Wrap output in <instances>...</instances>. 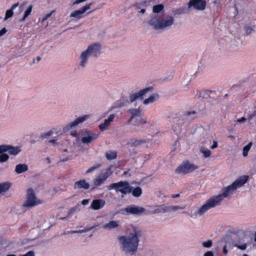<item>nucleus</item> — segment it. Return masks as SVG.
<instances>
[{
    "label": "nucleus",
    "instance_id": "f257e3e1",
    "mask_svg": "<svg viewBox=\"0 0 256 256\" xmlns=\"http://www.w3.org/2000/svg\"><path fill=\"white\" fill-rule=\"evenodd\" d=\"M248 180V176H242L236 180L232 184L224 188L220 194L214 196L208 200L206 202L196 210L192 208L190 210V216L192 218H196L198 216H202L210 209L220 204V202L226 198L233 194L239 188L242 186Z\"/></svg>",
    "mask_w": 256,
    "mask_h": 256
},
{
    "label": "nucleus",
    "instance_id": "f03ea898",
    "mask_svg": "<svg viewBox=\"0 0 256 256\" xmlns=\"http://www.w3.org/2000/svg\"><path fill=\"white\" fill-rule=\"evenodd\" d=\"M126 236H119L118 239L125 253L133 254L137 250L141 232L137 228L131 226L126 230Z\"/></svg>",
    "mask_w": 256,
    "mask_h": 256
},
{
    "label": "nucleus",
    "instance_id": "7ed1b4c3",
    "mask_svg": "<svg viewBox=\"0 0 256 256\" xmlns=\"http://www.w3.org/2000/svg\"><path fill=\"white\" fill-rule=\"evenodd\" d=\"M147 23L154 30H166L170 29L174 24V18L171 16H159L150 14Z\"/></svg>",
    "mask_w": 256,
    "mask_h": 256
},
{
    "label": "nucleus",
    "instance_id": "20e7f679",
    "mask_svg": "<svg viewBox=\"0 0 256 256\" xmlns=\"http://www.w3.org/2000/svg\"><path fill=\"white\" fill-rule=\"evenodd\" d=\"M107 188L110 190H114L116 192H120L124 195L130 193L132 192V186L127 181L122 180L112 183L108 186Z\"/></svg>",
    "mask_w": 256,
    "mask_h": 256
},
{
    "label": "nucleus",
    "instance_id": "39448f33",
    "mask_svg": "<svg viewBox=\"0 0 256 256\" xmlns=\"http://www.w3.org/2000/svg\"><path fill=\"white\" fill-rule=\"evenodd\" d=\"M198 168L196 165L188 161H184L177 168L176 171L178 174H186L192 172Z\"/></svg>",
    "mask_w": 256,
    "mask_h": 256
},
{
    "label": "nucleus",
    "instance_id": "423d86ee",
    "mask_svg": "<svg viewBox=\"0 0 256 256\" xmlns=\"http://www.w3.org/2000/svg\"><path fill=\"white\" fill-rule=\"evenodd\" d=\"M90 118V115L86 114L79 116L75 118L73 121L68 123L62 128L64 132H66L68 130L73 129L84 122L88 120Z\"/></svg>",
    "mask_w": 256,
    "mask_h": 256
},
{
    "label": "nucleus",
    "instance_id": "0eeeda50",
    "mask_svg": "<svg viewBox=\"0 0 256 256\" xmlns=\"http://www.w3.org/2000/svg\"><path fill=\"white\" fill-rule=\"evenodd\" d=\"M82 142L84 144H88L97 139L99 136L98 134L91 130H86L82 132Z\"/></svg>",
    "mask_w": 256,
    "mask_h": 256
},
{
    "label": "nucleus",
    "instance_id": "6e6552de",
    "mask_svg": "<svg viewBox=\"0 0 256 256\" xmlns=\"http://www.w3.org/2000/svg\"><path fill=\"white\" fill-rule=\"evenodd\" d=\"M38 202L36 201V197L34 190L32 189H28L27 191V197L25 202L23 204L24 207H32Z\"/></svg>",
    "mask_w": 256,
    "mask_h": 256
},
{
    "label": "nucleus",
    "instance_id": "1a4fd4ad",
    "mask_svg": "<svg viewBox=\"0 0 256 256\" xmlns=\"http://www.w3.org/2000/svg\"><path fill=\"white\" fill-rule=\"evenodd\" d=\"M122 211L124 214L139 215L144 212L145 209L136 205H130L123 209Z\"/></svg>",
    "mask_w": 256,
    "mask_h": 256
},
{
    "label": "nucleus",
    "instance_id": "9d476101",
    "mask_svg": "<svg viewBox=\"0 0 256 256\" xmlns=\"http://www.w3.org/2000/svg\"><path fill=\"white\" fill-rule=\"evenodd\" d=\"M206 0H190L188 3V8H192L197 10H203L206 8Z\"/></svg>",
    "mask_w": 256,
    "mask_h": 256
},
{
    "label": "nucleus",
    "instance_id": "9b49d317",
    "mask_svg": "<svg viewBox=\"0 0 256 256\" xmlns=\"http://www.w3.org/2000/svg\"><path fill=\"white\" fill-rule=\"evenodd\" d=\"M152 88H146L143 90H140L137 92L132 94H130L129 98L130 102H133L137 100H142L144 96L149 91L152 90Z\"/></svg>",
    "mask_w": 256,
    "mask_h": 256
},
{
    "label": "nucleus",
    "instance_id": "f8f14e48",
    "mask_svg": "<svg viewBox=\"0 0 256 256\" xmlns=\"http://www.w3.org/2000/svg\"><path fill=\"white\" fill-rule=\"evenodd\" d=\"M26 4V2H24L19 4L18 2L13 4L10 9L6 11L4 20H7L8 18L12 17L14 14L13 10H15L18 6H19V14H20L24 8V7Z\"/></svg>",
    "mask_w": 256,
    "mask_h": 256
},
{
    "label": "nucleus",
    "instance_id": "ddd939ff",
    "mask_svg": "<svg viewBox=\"0 0 256 256\" xmlns=\"http://www.w3.org/2000/svg\"><path fill=\"white\" fill-rule=\"evenodd\" d=\"M92 4H86L82 8L78 10H74L70 14V17L74 18L78 20L80 19L82 17V14L88 10L90 8Z\"/></svg>",
    "mask_w": 256,
    "mask_h": 256
},
{
    "label": "nucleus",
    "instance_id": "4468645a",
    "mask_svg": "<svg viewBox=\"0 0 256 256\" xmlns=\"http://www.w3.org/2000/svg\"><path fill=\"white\" fill-rule=\"evenodd\" d=\"M100 46L98 44H93L90 45L85 50L90 56H96L99 54Z\"/></svg>",
    "mask_w": 256,
    "mask_h": 256
},
{
    "label": "nucleus",
    "instance_id": "2eb2a0df",
    "mask_svg": "<svg viewBox=\"0 0 256 256\" xmlns=\"http://www.w3.org/2000/svg\"><path fill=\"white\" fill-rule=\"evenodd\" d=\"M112 166H110L108 168L102 170L100 172L98 173L96 176L106 182L112 174Z\"/></svg>",
    "mask_w": 256,
    "mask_h": 256
},
{
    "label": "nucleus",
    "instance_id": "dca6fc26",
    "mask_svg": "<svg viewBox=\"0 0 256 256\" xmlns=\"http://www.w3.org/2000/svg\"><path fill=\"white\" fill-rule=\"evenodd\" d=\"M116 117L115 114H110L108 118L104 120V122L99 125V128L102 132L108 129L110 122Z\"/></svg>",
    "mask_w": 256,
    "mask_h": 256
},
{
    "label": "nucleus",
    "instance_id": "f3484780",
    "mask_svg": "<svg viewBox=\"0 0 256 256\" xmlns=\"http://www.w3.org/2000/svg\"><path fill=\"white\" fill-rule=\"evenodd\" d=\"M90 56V55L86 50L83 51L80 55L79 66L82 68H85Z\"/></svg>",
    "mask_w": 256,
    "mask_h": 256
},
{
    "label": "nucleus",
    "instance_id": "a211bd4d",
    "mask_svg": "<svg viewBox=\"0 0 256 256\" xmlns=\"http://www.w3.org/2000/svg\"><path fill=\"white\" fill-rule=\"evenodd\" d=\"M106 202L102 199H96L92 201L90 208L94 210H98L102 208L105 205Z\"/></svg>",
    "mask_w": 256,
    "mask_h": 256
},
{
    "label": "nucleus",
    "instance_id": "6ab92c4d",
    "mask_svg": "<svg viewBox=\"0 0 256 256\" xmlns=\"http://www.w3.org/2000/svg\"><path fill=\"white\" fill-rule=\"evenodd\" d=\"M120 225L119 220H111L104 224L102 228L107 230H111L118 228Z\"/></svg>",
    "mask_w": 256,
    "mask_h": 256
},
{
    "label": "nucleus",
    "instance_id": "aec40b11",
    "mask_svg": "<svg viewBox=\"0 0 256 256\" xmlns=\"http://www.w3.org/2000/svg\"><path fill=\"white\" fill-rule=\"evenodd\" d=\"M151 210L153 214L168 212V209H167L166 204L153 206L151 208Z\"/></svg>",
    "mask_w": 256,
    "mask_h": 256
},
{
    "label": "nucleus",
    "instance_id": "412c9836",
    "mask_svg": "<svg viewBox=\"0 0 256 256\" xmlns=\"http://www.w3.org/2000/svg\"><path fill=\"white\" fill-rule=\"evenodd\" d=\"M129 112L130 114V118L128 120V122H130L132 119L137 117H140L141 116V110L140 108H132L129 110Z\"/></svg>",
    "mask_w": 256,
    "mask_h": 256
},
{
    "label": "nucleus",
    "instance_id": "4be33fe9",
    "mask_svg": "<svg viewBox=\"0 0 256 256\" xmlns=\"http://www.w3.org/2000/svg\"><path fill=\"white\" fill-rule=\"evenodd\" d=\"M90 188V184L86 182L84 180H82L74 183V188H84V190H88Z\"/></svg>",
    "mask_w": 256,
    "mask_h": 256
},
{
    "label": "nucleus",
    "instance_id": "5701e85b",
    "mask_svg": "<svg viewBox=\"0 0 256 256\" xmlns=\"http://www.w3.org/2000/svg\"><path fill=\"white\" fill-rule=\"evenodd\" d=\"M159 98V96L158 94H152L148 98L145 99L143 101V104L144 105H148L154 103V102L157 100Z\"/></svg>",
    "mask_w": 256,
    "mask_h": 256
},
{
    "label": "nucleus",
    "instance_id": "b1692460",
    "mask_svg": "<svg viewBox=\"0 0 256 256\" xmlns=\"http://www.w3.org/2000/svg\"><path fill=\"white\" fill-rule=\"evenodd\" d=\"M145 142L146 141L144 140L136 138H130L128 140V144L131 147H136Z\"/></svg>",
    "mask_w": 256,
    "mask_h": 256
},
{
    "label": "nucleus",
    "instance_id": "393cba45",
    "mask_svg": "<svg viewBox=\"0 0 256 256\" xmlns=\"http://www.w3.org/2000/svg\"><path fill=\"white\" fill-rule=\"evenodd\" d=\"M60 131L56 128H53L50 130L42 134V138H46L49 136H53L54 134H57Z\"/></svg>",
    "mask_w": 256,
    "mask_h": 256
},
{
    "label": "nucleus",
    "instance_id": "a878e982",
    "mask_svg": "<svg viewBox=\"0 0 256 256\" xmlns=\"http://www.w3.org/2000/svg\"><path fill=\"white\" fill-rule=\"evenodd\" d=\"M21 148L20 146H12L8 145V152L12 156H16L21 152Z\"/></svg>",
    "mask_w": 256,
    "mask_h": 256
},
{
    "label": "nucleus",
    "instance_id": "bb28decb",
    "mask_svg": "<svg viewBox=\"0 0 256 256\" xmlns=\"http://www.w3.org/2000/svg\"><path fill=\"white\" fill-rule=\"evenodd\" d=\"M200 152L202 154V156L204 158H210L212 154L210 150L204 148L202 145L200 146Z\"/></svg>",
    "mask_w": 256,
    "mask_h": 256
},
{
    "label": "nucleus",
    "instance_id": "cd10ccee",
    "mask_svg": "<svg viewBox=\"0 0 256 256\" xmlns=\"http://www.w3.org/2000/svg\"><path fill=\"white\" fill-rule=\"evenodd\" d=\"M28 167L26 164H18L16 166L15 171L18 174H20L27 171Z\"/></svg>",
    "mask_w": 256,
    "mask_h": 256
},
{
    "label": "nucleus",
    "instance_id": "c85d7f7f",
    "mask_svg": "<svg viewBox=\"0 0 256 256\" xmlns=\"http://www.w3.org/2000/svg\"><path fill=\"white\" fill-rule=\"evenodd\" d=\"M33 6L32 4H30L24 10V14L22 18L20 20V22H24L28 16L31 14L32 12Z\"/></svg>",
    "mask_w": 256,
    "mask_h": 256
},
{
    "label": "nucleus",
    "instance_id": "c756f323",
    "mask_svg": "<svg viewBox=\"0 0 256 256\" xmlns=\"http://www.w3.org/2000/svg\"><path fill=\"white\" fill-rule=\"evenodd\" d=\"M11 186L10 182H4L0 184V194L8 191Z\"/></svg>",
    "mask_w": 256,
    "mask_h": 256
},
{
    "label": "nucleus",
    "instance_id": "7c9ffc66",
    "mask_svg": "<svg viewBox=\"0 0 256 256\" xmlns=\"http://www.w3.org/2000/svg\"><path fill=\"white\" fill-rule=\"evenodd\" d=\"M164 9V6L162 4H159L154 5L152 8V14H158L160 12H162Z\"/></svg>",
    "mask_w": 256,
    "mask_h": 256
},
{
    "label": "nucleus",
    "instance_id": "2f4dec72",
    "mask_svg": "<svg viewBox=\"0 0 256 256\" xmlns=\"http://www.w3.org/2000/svg\"><path fill=\"white\" fill-rule=\"evenodd\" d=\"M234 246L242 250H245L247 248V244L246 242H241L239 240L235 242Z\"/></svg>",
    "mask_w": 256,
    "mask_h": 256
},
{
    "label": "nucleus",
    "instance_id": "473e14b6",
    "mask_svg": "<svg viewBox=\"0 0 256 256\" xmlns=\"http://www.w3.org/2000/svg\"><path fill=\"white\" fill-rule=\"evenodd\" d=\"M132 194L134 197H139L142 194V190L140 187H136L134 188L132 190Z\"/></svg>",
    "mask_w": 256,
    "mask_h": 256
},
{
    "label": "nucleus",
    "instance_id": "72a5a7b5",
    "mask_svg": "<svg viewBox=\"0 0 256 256\" xmlns=\"http://www.w3.org/2000/svg\"><path fill=\"white\" fill-rule=\"evenodd\" d=\"M106 156L108 160H112L116 158V152L115 151H108L106 152Z\"/></svg>",
    "mask_w": 256,
    "mask_h": 256
},
{
    "label": "nucleus",
    "instance_id": "f704fd0d",
    "mask_svg": "<svg viewBox=\"0 0 256 256\" xmlns=\"http://www.w3.org/2000/svg\"><path fill=\"white\" fill-rule=\"evenodd\" d=\"M252 145V142H250L246 146L244 147L242 150V155L246 157L248 156V151L251 148Z\"/></svg>",
    "mask_w": 256,
    "mask_h": 256
},
{
    "label": "nucleus",
    "instance_id": "c9c22d12",
    "mask_svg": "<svg viewBox=\"0 0 256 256\" xmlns=\"http://www.w3.org/2000/svg\"><path fill=\"white\" fill-rule=\"evenodd\" d=\"M104 182L105 181L103 180H102L96 176L94 180V186L95 187H98L102 186Z\"/></svg>",
    "mask_w": 256,
    "mask_h": 256
},
{
    "label": "nucleus",
    "instance_id": "e433bc0d",
    "mask_svg": "<svg viewBox=\"0 0 256 256\" xmlns=\"http://www.w3.org/2000/svg\"><path fill=\"white\" fill-rule=\"evenodd\" d=\"M184 208V206H167V209H168V212L172 211H176L179 210H182Z\"/></svg>",
    "mask_w": 256,
    "mask_h": 256
},
{
    "label": "nucleus",
    "instance_id": "4c0bfd02",
    "mask_svg": "<svg viewBox=\"0 0 256 256\" xmlns=\"http://www.w3.org/2000/svg\"><path fill=\"white\" fill-rule=\"evenodd\" d=\"M99 226V224H94V226H90V227H88V228H87L85 229H83V230H78V234H82V233H84V232H89L91 230H92V229H94V228L97 227Z\"/></svg>",
    "mask_w": 256,
    "mask_h": 256
},
{
    "label": "nucleus",
    "instance_id": "58836bf2",
    "mask_svg": "<svg viewBox=\"0 0 256 256\" xmlns=\"http://www.w3.org/2000/svg\"><path fill=\"white\" fill-rule=\"evenodd\" d=\"M147 123V121L145 118L139 117L136 119V124H135L136 126H138L140 124H146Z\"/></svg>",
    "mask_w": 256,
    "mask_h": 256
},
{
    "label": "nucleus",
    "instance_id": "ea45409f",
    "mask_svg": "<svg viewBox=\"0 0 256 256\" xmlns=\"http://www.w3.org/2000/svg\"><path fill=\"white\" fill-rule=\"evenodd\" d=\"M202 247H204V248H210L212 245V242L210 240H208L206 241L202 242Z\"/></svg>",
    "mask_w": 256,
    "mask_h": 256
},
{
    "label": "nucleus",
    "instance_id": "a19ab883",
    "mask_svg": "<svg viewBox=\"0 0 256 256\" xmlns=\"http://www.w3.org/2000/svg\"><path fill=\"white\" fill-rule=\"evenodd\" d=\"M101 166L100 164H96V165H94V166L90 168L87 170L86 173H90L94 170H96L97 168H100Z\"/></svg>",
    "mask_w": 256,
    "mask_h": 256
},
{
    "label": "nucleus",
    "instance_id": "79ce46f5",
    "mask_svg": "<svg viewBox=\"0 0 256 256\" xmlns=\"http://www.w3.org/2000/svg\"><path fill=\"white\" fill-rule=\"evenodd\" d=\"M8 150V145H0V154Z\"/></svg>",
    "mask_w": 256,
    "mask_h": 256
},
{
    "label": "nucleus",
    "instance_id": "37998d69",
    "mask_svg": "<svg viewBox=\"0 0 256 256\" xmlns=\"http://www.w3.org/2000/svg\"><path fill=\"white\" fill-rule=\"evenodd\" d=\"M9 156L6 154H2L0 156V162H5L8 160Z\"/></svg>",
    "mask_w": 256,
    "mask_h": 256
},
{
    "label": "nucleus",
    "instance_id": "c03bdc74",
    "mask_svg": "<svg viewBox=\"0 0 256 256\" xmlns=\"http://www.w3.org/2000/svg\"><path fill=\"white\" fill-rule=\"evenodd\" d=\"M56 12L55 10L51 11L49 14H46L42 18V22H43L46 20L48 18H50L51 16Z\"/></svg>",
    "mask_w": 256,
    "mask_h": 256
},
{
    "label": "nucleus",
    "instance_id": "a18cd8bd",
    "mask_svg": "<svg viewBox=\"0 0 256 256\" xmlns=\"http://www.w3.org/2000/svg\"><path fill=\"white\" fill-rule=\"evenodd\" d=\"M244 29H245V32H246V34L247 35H248V34H252V32L253 30L252 28L250 26H246V27H245Z\"/></svg>",
    "mask_w": 256,
    "mask_h": 256
},
{
    "label": "nucleus",
    "instance_id": "49530a36",
    "mask_svg": "<svg viewBox=\"0 0 256 256\" xmlns=\"http://www.w3.org/2000/svg\"><path fill=\"white\" fill-rule=\"evenodd\" d=\"M20 256H35V254H34V252L33 251L30 250V251H28L27 253H26L24 254L21 255Z\"/></svg>",
    "mask_w": 256,
    "mask_h": 256
},
{
    "label": "nucleus",
    "instance_id": "de8ad7c7",
    "mask_svg": "<svg viewBox=\"0 0 256 256\" xmlns=\"http://www.w3.org/2000/svg\"><path fill=\"white\" fill-rule=\"evenodd\" d=\"M218 147V143L216 141H213V144L210 147L211 149L213 150Z\"/></svg>",
    "mask_w": 256,
    "mask_h": 256
},
{
    "label": "nucleus",
    "instance_id": "09e8293b",
    "mask_svg": "<svg viewBox=\"0 0 256 256\" xmlns=\"http://www.w3.org/2000/svg\"><path fill=\"white\" fill-rule=\"evenodd\" d=\"M204 256H214V254L211 251H208L204 253Z\"/></svg>",
    "mask_w": 256,
    "mask_h": 256
},
{
    "label": "nucleus",
    "instance_id": "8fccbe9b",
    "mask_svg": "<svg viewBox=\"0 0 256 256\" xmlns=\"http://www.w3.org/2000/svg\"><path fill=\"white\" fill-rule=\"evenodd\" d=\"M48 142L50 143V144H52L54 146L58 145V143L56 142V139H53V140H50L48 141Z\"/></svg>",
    "mask_w": 256,
    "mask_h": 256
},
{
    "label": "nucleus",
    "instance_id": "3c124183",
    "mask_svg": "<svg viewBox=\"0 0 256 256\" xmlns=\"http://www.w3.org/2000/svg\"><path fill=\"white\" fill-rule=\"evenodd\" d=\"M6 32V28H3L0 30V36H3Z\"/></svg>",
    "mask_w": 256,
    "mask_h": 256
},
{
    "label": "nucleus",
    "instance_id": "603ef678",
    "mask_svg": "<svg viewBox=\"0 0 256 256\" xmlns=\"http://www.w3.org/2000/svg\"><path fill=\"white\" fill-rule=\"evenodd\" d=\"M222 252L224 254H227L228 253V249H227V246H224V247H223V248H222Z\"/></svg>",
    "mask_w": 256,
    "mask_h": 256
},
{
    "label": "nucleus",
    "instance_id": "864d4df0",
    "mask_svg": "<svg viewBox=\"0 0 256 256\" xmlns=\"http://www.w3.org/2000/svg\"><path fill=\"white\" fill-rule=\"evenodd\" d=\"M174 12L175 14H180L183 13V10H182L178 9V10H176L174 11Z\"/></svg>",
    "mask_w": 256,
    "mask_h": 256
},
{
    "label": "nucleus",
    "instance_id": "5fc2aeb1",
    "mask_svg": "<svg viewBox=\"0 0 256 256\" xmlns=\"http://www.w3.org/2000/svg\"><path fill=\"white\" fill-rule=\"evenodd\" d=\"M88 202H89V200L86 199V200H82V205L86 206V205L88 204Z\"/></svg>",
    "mask_w": 256,
    "mask_h": 256
},
{
    "label": "nucleus",
    "instance_id": "6e6d98bb",
    "mask_svg": "<svg viewBox=\"0 0 256 256\" xmlns=\"http://www.w3.org/2000/svg\"><path fill=\"white\" fill-rule=\"evenodd\" d=\"M68 159H69V156H66L62 158L60 160L62 162H66L67 160H68Z\"/></svg>",
    "mask_w": 256,
    "mask_h": 256
},
{
    "label": "nucleus",
    "instance_id": "4d7b16f0",
    "mask_svg": "<svg viewBox=\"0 0 256 256\" xmlns=\"http://www.w3.org/2000/svg\"><path fill=\"white\" fill-rule=\"evenodd\" d=\"M246 118L244 117H242L237 120V122H243L246 120Z\"/></svg>",
    "mask_w": 256,
    "mask_h": 256
},
{
    "label": "nucleus",
    "instance_id": "13d9d810",
    "mask_svg": "<svg viewBox=\"0 0 256 256\" xmlns=\"http://www.w3.org/2000/svg\"><path fill=\"white\" fill-rule=\"evenodd\" d=\"M70 234H78V230H70L68 232Z\"/></svg>",
    "mask_w": 256,
    "mask_h": 256
},
{
    "label": "nucleus",
    "instance_id": "bf43d9fd",
    "mask_svg": "<svg viewBox=\"0 0 256 256\" xmlns=\"http://www.w3.org/2000/svg\"><path fill=\"white\" fill-rule=\"evenodd\" d=\"M70 134L73 136H75L76 134V131L74 130V131L72 132H70Z\"/></svg>",
    "mask_w": 256,
    "mask_h": 256
},
{
    "label": "nucleus",
    "instance_id": "052dcab7",
    "mask_svg": "<svg viewBox=\"0 0 256 256\" xmlns=\"http://www.w3.org/2000/svg\"><path fill=\"white\" fill-rule=\"evenodd\" d=\"M180 196V194H173L172 195V198H178Z\"/></svg>",
    "mask_w": 256,
    "mask_h": 256
},
{
    "label": "nucleus",
    "instance_id": "680f3d73",
    "mask_svg": "<svg viewBox=\"0 0 256 256\" xmlns=\"http://www.w3.org/2000/svg\"><path fill=\"white\" fill-rule=\"evenodd\" d=\"M4 256H17L16 254H6Z\"/></svg>",
    "mask_w": 256,
    "mask_h": 256
},
{
    "label": "nucleus",
    "instance_id": "e2e57ef3",
    "mask_svg": "<svg viewBox=\"0 0 256 256\" xmlns=\"http://www.w3.org/2000/svg\"><path fill=\"white\" fill-rule=\"evenodd\" d=\"M254 115H255V114H252L249 115V116L248 117V119L249 120H251Z\"/></svg>",
    "mask_w": 256,
    "mask_h": 256
},
{
    "label": "nucleus",
    "instance_id": "0e129e2a",
    "mask_svg": "<svg viewBox=\"0 0 256 256\" xmlns=\"http://www.w3.org/2000/svg\"><path fill=\"white\" fill-rule=\"evenodd\" d=\"M145 12H146V10H145V9H144V8H142V10L139 12H140V13H142V14H144V13Z\"/></svg>",
    "mask_w": 256,
    "mask_h": 256
},
{
    "label": "nucleus",
    "instance_id": "69168bd1",
    "mask_svg": "<svg viewBox=\"0 0 256 256\" xmlns=\"http://www.w3.org/2000/svg\"><path fill=\"white\" fill-rule=\"evenodd\" d=\"M46 160L48 161V163L50 164V158H46Z\"/></svg>",
    "mask_w": 256,
    "mask_h": 256
},
{
    "label": "nucleus",
    "instance_id": "338daca9",
    "mask_svg": "<svg viewBox=\"0 0 256 256\" xmlns=\"http://www.w3.org/2000/svg\"><path fill=\"white\" fill-rule=\"evenodd\" d=\"M36 59H37V60H38V61H39V60H40L41 59V58H40V56H38V57L36 58Z\"/></svg>",
    "mask_w": 256,
    "mask_h": 256
},
{
    "label": "nucleus",
    "instance_id": "774afa93",
    "mask_svg": "<svg viewBox=\"0 0 256 256\" xmlns=\"http://www.w3.org/2000/svg\"><path fill=\"white\" fill-rule=\"evenodd\" d=\"M254 241H255V242H256V232H255Z\"/></svg>",
    "mask_w": 256,
    "mask_h": 256
}]
</instances>
